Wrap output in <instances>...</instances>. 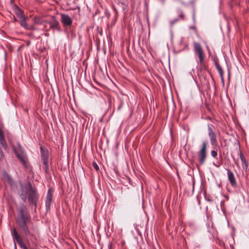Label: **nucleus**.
I'll use <instances>...</instances> for the list:
<instances>
[{"label": "nucleus", "instance_id": "nucleus-1", "mask_svg": "<svg viewBox=\"0 0 249 249\" xmlns=\"http://www.w3.org/2000/svg\"><path fill=\"white\" fill-rule=\"evenodd\" d=\"M17 224L26 237L32 235L34 229L33 223L30 213L27 212L26 206L22 204L20 206L17 219Z\"/></svg>", "mask_w": 249, "mask_h": 249}, {"label": "nucleus", "instance_id": "nucleus-2", "mask_svg": "<svg viewBox=\"0 0 249 249\" xmlns=\"http://www.w3.org/2000/svg\"><path fill=\"white\" fill-rule=\"evenodd\" d=\"M27 192L28 195V199L32 207L34 208L36 211L37 203L39 199V195L37 189L35 187H33L30 182L27 184Z\"/></svg>", "mask_w": 249, "mask_h": 249}, {"label": "nucleus", "instance_id": "nucleus-3", "mask_svg": "<svg viewBox=\"0 0 249 249\" xmlns=\"http://www.w3.org/2000/svg\"><path fill=\"white\" fill-rule=\"evenodd\" d=\"M207 142L203 141L202 146L197 154V157L199 163L200 165H203L207 158Z\"/></svg>", "mask_w": 249, "mask_h": 249}, {"label": "nucleus", "instance_id": "nucleus-4", "mask_svg": "<svg viewBox=\"0 0 249 249\" xmlns=\"http://www.w3.org/2000/svg\"><path fill=\"white\" fill-rule=\"evenodd\" d=\"M194 48L195 53L196 54L198 57L200 63L202 64L204 62L205 55L200 44L198 42H194Z\"/></svg>", "mask_w": 249, "mask_h": 249}, {"label": "nucleus", "instance_id": "nucleus-5", "mask_svg": "<svg viewBox=\"0 0 249 249\" xmlns=\"http://www.w3.org/2000/svg\"><path fill=\"white\" fill-rule=\"evenodd\" d=\"M20 25L25 29L29 30H36L38 29L34 25H29L27 24L24 15L22 11L20 12Z\"/></svg>", "mask_w": 249, "mask_h": 249}, {"label": "nucleus", "instance_id": "nucleus-6", "mask_svg": "<svg viewBox=\"0 0 249 249\" xmlns=\"http://www.w3.org/2000/svg\"><path fill=\"white\" fill-rule=\"evenodd\" d=\"M11 235L14 240H16L19 246L22 249H24L26 246L23 243L22 238L18 232L16 228L11 231Z\"/></svg>", "mask_w": 249, "mask_h": 249}, {"label": "nucleus", "instance_id": "nucleus-7", "mask_svg": "<svg viewBox=\"0 0 249 249\" xmlns=\"http://www.w3.org/2000/svg\"><path fill=\"white\" fill-rule=\"evenodd\" d=\"M52 20L47 21L46 23L50 24V29L56 30L58 32H60L61 29L60 28V25L59 21L56 19L55 17H52Z\"/></svg>", "mask_w": 249, "mask_h": 249}, {"label": "nucleus", "instance_id": "nucleus-8", "mask_svg": "<svg viewBox=\"0 0 249 249\" xmlns=\"http://www.w3.org/2000/svg\"><path fill=\"white\" fill-rule=\"evenodd\" d=\"M61 21L64 27H69L72 24V20L68 15L62 14L61 15Z\"/></svg>", "mask_w": 249, "mask_h": 249}, {"label": "nucleus", "instance_id": "nucleus-9", "mask_svg": "<svg viewBox=\"0 0 249 249\" xmlns=\"http://www.w3.org/2000/svg\"><path fill=\"white\" fill-rule=\"evenodd\" d=\"M53 200V194L51 189L48 191L45 201L46 210L48 211L50 209L51 204Z\"/></svg>", "mask_w": 249, "mask_h": 249}, {"label": "nucleus", "instance_id": "nucleus-10", "mask_svg": "<svg viewBox=\"0 0 249 249\" xmlns=\"http://www.w3.org/2000/svg\"><path fill=\"white\" fill-rule=\"evenodd\" d=\"M16 154L17 157L19 159L24 167L26 168H28L29 165L26 156L23 154H19L17 152H16Z\"/></svg>", "mask_w": 249, "mask_h": 249}, {"label": "nucleus", "instance_id": "nucleus-11", "mask_svg": "<svg viewBox=\"0 0 249 249\" xmlns=\"http://www.w3.org/2000/svg\"><path fill=\"white\" fill-rule=\"evenodd\" d=\"M227 171L228 174V178L230 183V184L232 187H235L237 185V183L233 173L231 171L228 169H227Z\"/></svg>", "mask_w": 249, "mask_h": 249}, {"label": "nucleus", "instance_id": "nucleus-12", "mask_svg": "<svg viewBox=\"0 0 249 249\" xmlns=\"http://www.w3.org/2000/svg\"><path fill=\"white\" fill-rule=\"evenodd\" d=\"M239 154H240V158L241 160L242 163V168L244 170H245L246 171H247L248 168V165H249L248 162L246 160L245 156H244L242 152L240 150Z\"/></svg>", "mask_w": 249, "mask_h": 249}, {"label": "nucleus", "instance_id": "nucleus-13", "mask_svg": "<svg viewBox=\"0 0 249 249\" xmlns=\"http://www.w3.org/2000/svg\"><path fill=\"white\" fill-rule=\"evenodd\" d=\"M33 22L35 26L36 25H41L43 24L44 23H46L47 20H43L41 17L35 16L33 18Z\"/></svg>", "mask_w": 249, "mask_h": 249}, {"label": "nucleus", "instance_id": "nucleus-14", "mask_svg": "<svg viewBox=\"0 0 249 249\" xmlns=\"http://www.w3.org/2000/svg\"><path fill=\"white\" fill-rule=\"evenodd\" d=\"M0 143L4 149L7 148V143L5 141L3 130H0Z\"/></svg>", "mask_w": 249, "mask_h": 249}, {"label": "nucleus", "instance_id": "nucleus-15", "mask_svg": "<svg viewBox=\"0 0 249 249\" xmlns=\"http://www.w3.org/2000/svg\"><path fill=\"white\" fill-rule=\"evenodd\" d=\"M209 136L210 139L211 143L212 145L217 146L218 142L216 139V136L215 133H212L211 134H209Z\"/></svg>", "mask_w": 249, "mask_h": 249}, {"label": "nucleus", "instance_id": "nucleus-16", "mask_svg": "<svg viewBox=\"0 0 249 249\" xmlns=\"http://www.w3.org/2000/svg\"><path fill=\"white\" fill-rule=\"evenodd\" d=\"M40 151L41 153L42 159H48L49 153L47 149L45 147H41Z\"/></svg>", "mask_w": 249, "mask_h": 249}, {"label": "nucleus", "instance_id": "nucleus-17", "mask_svg": "<svg viewBox=\"0 0 249 249\" xmlns=\"http://www.w3.org/2000/svg\"><path fill=\"white\" fill-rule=\"evenodd\" d=\"M43 163V168L44 169L46 173H48L49 171L48 159H42Z\"/></svg>", "mask_w": 249, "mask_h": 249}, {"label": "nucleus", "instance_id": "nucleus-18", "mask_svg": "<svg viewBox=\"0 0 249 249\" xmlns=\"http://www.w3.org/2000/svg\"><path fill=\"white\" fill-rule=\"evenodd\" d=\"M21 188L23 190V192L20 194V196L23 201L25 202L27 199V194L24 193V187L23 185H21Z\"/></svg>", "mask_w": 249, "mask_h": 249}, {"label": "nucleus", "instance_id": "nucleus-19", "mask_svg": "<svg viewBox=\"0 0 249 249\" xmlns=\"http://www.w3.org/2000/svg\"><path fill=\"white\" fill-rule=\"evenodd\" d=\"M208 135L209 134H211L212 133H215L214 131V127L212 124H208Z\"/></svg>", "mask_w": 249, "mask_h": 249}, {"label": "nucleus", "instance_id": "nucleus-20", "mask_svg": "<svg viewBox=\"0 0 249 249\" xmlns=\"http://www.w3.org/2000/svg\"><path fill=\"white\" fill-rule=\"evenodd\" d=\"M216 69L220 74L222 81H224L223 71L222 68L220 67V66H218V67H216Z\"/></svg>", "mask_w": 249, "mask_h": 249}, {"label": "nucleus", "instance_id": "nucleus-21", "mask_svg": "<svg viewBox=\"0 0 249 249\" xmlns=\"http://www.w3.org/2000/svg\"><path fill=\"white\" fill-rule=\"evenodd\" d=\"M216 69L220 74L222 81H224L223 71L222 68L220 67V66H218V67H216Z\"/></svg>", "mask_w": 249, "mask_h": 249}, {"label": "nucleus", "instance_id": "nucleus-22", "mask_svg": "<svg viewBox=\"0 0 249 249\" xmlns=\"http://www.w3.org/2000/svg\"><path fill=\"white\" fill-rule=\"evenodd\" d=\"M5 177H6V179L7 180V181L10 183V184H12L13 182V180L12 178L11 177V176L7 174H6L5 175Z\"/></svg>", "mask_w": 249, "mask_h": 249}, {"label": "nucleus", "instance_id": "nucleus-23", "mask_svg": "<svg viewBox=\"0 0 249 249\" xmlns=\"http://www.w3.org/2000/svg\"><path fill=\"white\" fill-rule=\"evenodd\" d=\"M223 164V161L222 160H221L220 161H217L216 163H213V164L214 166L216 167H219L220 165H221Z\"/></svg>", "mask_w": 249, "mask_h": 249}, {"label": "nucleus", "instance_id": "nucleus-24", "mask_svg": "<svg viewBox=\"0 0 249 249\" xmlns=\"http://www.w3.org/2000/svg\"><path fill=\"white\" fill-rule=\"evenodd\" d=\"M211 154L213 158H216L217 156V152L216 151L213 150L211 151Z\"/></svg>", "mask_w": 249, "mask_h": 249}, {"label": "nucleus", "instance_id": "nucleus-25", "mask_svg": "<svg viewBox=\"0 0 249 249\" xmlns=\"http://www.w3.org/2000/svg\"><path fill=\"white\" fill-rule=\"evenodd\" d=\"M92 166H93V168L96 170V171L99 170V168L98 165L94 161L92 162Z\"/></svg>", "mask_w": 249, "mask_h": 249}, {"label": "nucleus", "instance_id": "nucleus-26", "mask_svg": "<svg viewBox=\"0 0 249 249\" xmlns=\"http://www.w3.org/2000/svg\"><path fill=\"white\" fill-rule=\"evenodd\" d=\"M214 62L216 67H218V66H220L217 60H214Z\"/></svg>", "mask_w": 249, "mask_h": 249}, {"label": "nucleus", "instance_id": "nucleus-27", "mask_svg": "<svg viewBox=\"0 0 249 249\" xmlns=\"http://www.w3.org/2000/svg\"><path fill=\"white\" fill-rule=\"evenodd\" d=\"M46 23H44V24H43L44 26V28H43V30H44V31H48V30L46 29V25L45 24Z\"/></svg>", "mask_w": 249, "mask_h": 249}, {"label": "nucleus", "instance_id": "nucleus-28", "mask_svg": "<svg viewBox=\"0 0 249 249\" xmlns=\"http://www.w3.org/2000/svg\"><path fill=\"white\" fill-rule=\"evenodd\" d=\"M3 125L1 122H0V130H3Z\"/></svg>", "mask_w": 249, "mask_h": 249}, {"label": "nucleus", "instance_id": "nucleus-29", "mask_svg": "<svg viewBox=\"0 0 249 249\" xmlns=\"http://www.w3.org/2000/svg\"><path fill=\"white\" fill-rule=\"evenodd\" d=\"M179 17L182 18V19H184V16L183 15V14L182 13H181L180 15H179Z\"/></svg>", "mask_w": 249, "mask_h": 249}, {"label": "nucleus", "instance_id": "nucleus-30", "mask_svg": "<svg viewBox=\"0 0 249 249\" xmlns=\"http://www.w3.org/2000/svg\"><path fill=\"white\" fill-rule=\"evenodd\" d=\"M190 28H191V29H195V30L196 29V27H195V26H191V27H190Z\"/></svg>", "mask_w": 249, "mask_h": 249}, {"label": "nucleus", "instance_id": "nucleus-31", "mask_svg": "<svg viewBox=\"0 0 249 249\" xmlns=\"http://www.w3.org/2000/svg\"><path fill=\"white\" fill-rule=\"evenodd\" d=\"M114 10L115 11V12H117L116 9H115V8L114 7Z\"/></svg>", "mask_w": 249, "mask_h": 249}, {"label": "nucleus", "instance_id": "nucleus-32", "mask_svg": "<svg viewBox=\"0 0 249 249\" xmlns=\"http://www.w3.org/2000/svg\"><path fill=\"white\" fill-rule=\"evenodd\" d=\"M28 249V248H27V247H25L24 249Z\"/></svg>", "mask_w": 249, "mask_h": 249}]
</instances>
